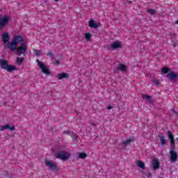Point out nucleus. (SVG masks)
Returning <instances> with one entry per match:
<instances>
[{
  "label": "nucleus",
  "mask_w": 178,
  "mask_h": 178,
  "mask_svg": "<svg viewBox=\"0 0 178 178\" xmlns=\"http://www.w3.org/2000/svg\"><path fill=\"white\" fill-rule=\"evenodd\" d=\"M48 55H49V56H50L51 58H52V52H49V54H48Z\"/></svg>",
  "instance_id": "obj_30"
},
{
  "label": "nucleus",
  "mask_w": 178,
  "mask_h": 178,
  "mask_svg": "<svg viewBox=\"0 0 178 178\" xmlns=\"http://www.w3.org/2000/svg\"><path fill=\"white\" fill-rule=\"evenodd\" d=\"M168 138H170V140H175V136H173V134H172V132H170V131H168Z\"/></svg>",
  "instance_id": "obj_24"
},
{
  "label": "nucleus",
  "mask_w": 178,
  "mask_h": 178,
  "mask_svg": "<svg viewBox=\"0 0 178 178\" xmlns=\"http://www.w3.org/2000/svg\"><path fill=\"white\" fill-rule=\"evenodd\" d=\"M170 161L171 162H176L177 161V153L173 150V149H170Z\"/></svg>",
  "instance_id": "obj_9"
},
{
  "label": "nucleus",
  "mask_w": 178,
  "mask_h": 178,
  "mask_svg": "<svg viewBox=\"0 0 178 178\" xmlns=\"http://www.w3.org/2000/svg\"><path fill=\"white\" fill-rule=\"evenodd\" d=\"M56 63H57L58 65H59V62L56 61Z\"/></svg>",
  "instance_id": "obj_33"
},
{
  "label": "nucleus",
  "mask_w": 178,
  "mask_h": 178,
  "mask_svg": "<svg viewBox=\"0 0 178 178\" xmlns=\"http://www.w3.org/2000/svg\"><path fill=\"white\" fill-rule=\"evenodd\" d=\"M35 54L36 56H41V55H42V54L41 53V50H35Z\"/></svg>",
  "instance_id": "obj_27"
},
{
  "label": "nucleus",
  "mask_w": 178,
  "mask_h": 178,
  "mask_svg": "<svg viewBox=\"0 0 178 178\" xmlns=\"http://www.w3.org/2000/svg\"><path fill=\"white\" fill-rule=\"evenodd\" d=\"M147 13H149L150 15H155V10L154 9H147Z\"/></svg>",
  "instance_id": "obj_26"
},
{
  "label": "nucleus",
  "mask_w": 178,
  "mask_h": 178,
  "mask_svg": "<svg viewBox=\"0 0 178 178\" xmlns=\"http://www.w3.org/2000/svg\"><path fill=\"white\" fill-rule=\"evenodd\" d=\"M88 23L90 27L92 29H98V27H99V23H95L94 19H90Z\"/></svg>",
  "instance_id": "obj_12"
},
{
  "label": "nucleus",
  "mask_w": 178,
  "mask_h": 178,
  "mask_svg": "<svg viewBox=\"0 0 178 178\" xmlns=\"http://www.w3.org/2000/svg\"><path fill=\"white\" fill-rule=\"evenodd\" d=\"M64 134H68L69 136H71L72 137H73V136H75L74 134L69 131H65L63 132Z\"/></svg>",
  "instance_id": "obj_28"
},
{
  "label": "nucleus",
  "mask_w": 178,
  "mask_h": 178,
  "mask_svg": "<svg viewBox=\"0 0 178 178\" xmlns=\"http://www.w3.org/2000/svg\"><path fill=\"white\" fill-rule=\"evenodd\" d=\"M55 1V2H58V1H59V0H54Z\"/></svg>",
  "instance_id": "obj_32"
},
{
  "label": "nucleus",
  "mask_w": 178,
  "mask_h": 178,
  "mask_svg": "<svg viewBox=\"0 0 178 178\" xmlns=\"http://www.w3.org/2000/svg\"><path fill=\"white\" fill-rule=\"evenodd\" d=\"M1 40L3 47L10 51V35H9V33L5 32L1 34Z\"/></svg>",
  "instance_id": "obj_3"
},
{
  "label": "nucleus",
  "mask_w": 178,
  "mask_h": 178,
  "mask_svg": "<svg viewBox=\"0 0 178 178\" xmlns=\"http://www.w3.org/2000/svg\"><path fill=\"white\" fill-rule=\"evenodd\" d=\"M55 156L58 159H61V161H67V159H69V158H70V153L67 152H60L56 154Z\"/></svg>",
  "instance_id": "obj_4"
},
{
  "label": "nucleus",
  "mask_w": 178,
  "mask_h": 178,
  "mask_svg": "<svg viewBox=\"0 0 178 178\" xmlns=\"http://www.w3.org/2000/svg\"><path fill=\"white\" fill-rule=\"evenodd\" d=\"M22 42H24V38H23V36H14L13 40L10 41V51H11V52H13V51H16V49H17V45H19V44H22Z\"/></svg>",
  "instance_id": "obj_1"
},
{
  "label": "nucleus",
  "mask_w": 178,
  "mask_h": 178,
  "mask_svg": "<svg viewBox=\"0 0 178 178\" xmlns=\"http://www.w3.org/2000/svg\"><path fill=\"white\" fill-rule=\"evenodd\" d=\"M10 20V17L8 15L0 17V29L2 30L3 27L7 26Z\"/></svg>",
  "instance_id": "obj_8"
},
{
  "label": "nucleus",
  "mask_w": 178,
  "mask_h": 178,
  "mask_svg": "<svg viewBox=\"0 0 178 178\" xmlns=\"http://www.w3.org/2000/svg\"><path fill=\"white\" fill-rule=\"evenodd\" d=\"M168 79H170V80H175L177 77H178V75L177 74H175V72H172L167 74Z\"/></svg>",
  "instance_id": "obj_15"
},
{
  "label": "nucleus",
  "mask_w": 178,
  "mask_h": 178,
  "mask_svg": "<svg viewBox=\"0 0 178 178\" xmlns=\"http://www.w3.org/2000/svg\"><path fill=\"white\" fill-rule=\"evenodd\" d=\"M18 55H24L27 51V44L26 42L21 43V45L15 49Z\"/></svg>",
  "instance_id": "obj_5"
},
{
  "label": "nucleus",
  "mask_w": 178,
  "mask_h": 178,
  "mask_svg": "<svg viewBox=\"0 0 178 178\" xmlns=\"http://www.w3.org/2000/svg\"><path fill=\"white\" fill-rule=\"evenodd\" d=\"M152 165L153 166V169L155 170L156 169H159V161L156 159H154L152 160Z\"/></svg>",
  "instance_id": "obj_14"
},
{
  "label": "nucleus",
  "mask_w": 178,
  "mask_h": 178,
  "mask_svg": "<svg viewBox=\"0 0 178 178\" xmlns=\"http://www.w3.org/2000/svg\"><path fill=\"white\" fill-rule=\"evenodd\" d=\"M142 98L143 99H146L147 102H152V100H151V96L146 95V94H142Z\"/></svg>",
  "instance_id": "obj_18"
},
{
  "label": "nucleus",
  "mask_w": 178,
  "mask_h": 178,
  "mask_svg": "<svg viewBox=\"0 0 178 178\" xmlns=\"http://www.w3.org/2000/svg\"><path fill=\"white\" fill-rule=\"evenodd\" d=\"M0 67L3 70H7L9 73L17 70L16 66L9 65L8 60L3 59H0Z\"/></svg>",
  "instance_id": "obj_2"
},
{
  "label": "nucleus",
  "mask_w": 178,
  "mask_h": 178,
  "mask_svg": "<svg viewBox=\"0 0 178 178\" xmlns=\"http://www.w3.org/2000/svg\"><path fill=\"white\" fill-rule=\"evenodd\" d=\"M122 42L115 41L111 44V49H119V48H122Z\"/></svg>",
  "instance_id": "obj_11"
},
{
  "label": "nucleus",
  "mask_w": 178,
  "mask_h": 178,
  "mask_svg": "<svg viewBox=\"0 0 178 178\" xmlns=\"http://www.w3.org/2000/svg\"><path fill=\"white\" fill-rule=\"evenodd\" d=\"M24 60V57H22V58L17 57L16 63L19 66H21V65L23 63Z\"/></svg>",
  "instance_id": "obj_19"
},
{
  "label": "nucleus",
  "mask_w": 178,
  "mask_h": 178,
  "mask_svg": "<svg viewBox=\"0 0 178 178\" xmlns=\"http://www.w3.org/2000/svg\"><path fill=\"white\" fill-rule=\"evenodd\" d=\"M133 141H134V138H129L127 140L123 141V145H127V144H130V143H133Z\"/></svg>",
  "instance_id": "obj_21"
},
{
  "label": "nucleus",
  "mask_w": 178,
  "mask_h": 178,
  "mask_svg": "<svg viewBox=\"0 0 178 178\" xmlns=\"http://www.w3.org/2000/svg\"><path fill=\"white\" fill-rule=\"evenodd\" d=\"M177 24H178V20H177Z\"/></svg>",
  "instance_id": "obj_34"
},
{
  "label": "nucleus",
  "mask_w": 178,
  "mask_h": 178,
  "mask_svg": "<svg viewBox=\"0 0 178 178\" xmlns=\"http://www.w3.org/2000/svg\"><path fill=\"white\" fill-rule=\"evenodd\" d=\"M159 138L161 141V145H166V139H165V136H163V135H159Z\"/></svg>",
  "instance_id": "obj_17"
},
{
  "label": "nucleus",
  "mask_w": 178,
  "mask_h": 178,
  "mask_svg": "<svg viewBox=\"0 0 178 178\" xmlns=\"http://www.w3.org/2000/svg\"><path fill=\"white\" fill-rule=\"evenodd\" d=\"M85 38L86 40V41H90V38H91L92 35L91 33H85Z\"/></svg>",
  "instance_id": "obj_23"
},
{
  "label": "nucleus",
  "mask_w": 178,
  "mask_h": 178,
  "mask_svg": "<svg viewBox=\"0 0 178 178\" xmlns=\"http://www.w3.org/2000/svg\"><path fill=\"white\" fill-rule=\"evenodd\" d=\"M4 130H10V131H13V130H15V125L10 127L9 124H7L0 127V131H4Z\"/></svg>",
  "instance_id": "obj_10"
},
{
  "label": "nucleus",
  "mask_w": 178,
  "mask_h": 178,
  "mask_svg": "<svg viewBox=\"0 0 178 178\" xmlns=\"http://www.w3.org/2000/svg\"><path fill=\"white\" fill-rule=\"evenodd\" d=\"M169 72V68L168 67H163L161 70V73H163V74H166V73H168Z\"/></svg>",
  "instance_id": "obj_25"
},
{
  "label": "nucleus",
  "mask_w": 178,
  "mask_h": 178,
  "mask_svg": "<svg viewBox=\"0 0 178 178\" xmlns=\"http://www.w3.org/2000/svg\"><path fill=\"white\" fill-rule=\"evenodd\" d=\"M36 62L42 73L47 75L50 74L51 72H49V67H48V66L44 65L40 60H36Z\"/></svg>",
  "instance_id": "obj_6"
},
{
  "label": "nucleus",
  "mask_w": 178,
  "mask_h": 178,
  "mask_svg": "<svg viewBox=\"0 0 178 178\" xmlns=\"http://www.w3.org/2000/svg\"><path fill=\"white\" fill-rule=\"evenodd\" d=\"M78 155L77 159H84L87 156L86 153H79Z\"/></svg>",
  "instance_id": "obj_22"
},
{
  "label": "nucleus",
  "mask_w": 178,
  "mask_h": 178,
  "mask_svg": "<svg viewBox=\"0 0 178 178\" xmlns=\"http://www.w3.org/2000/svg\"><path fill=\"white\" fill-rule=\"evenodd\" d=\"M108 110L112 109V106H109L108 107Z\"/></svg>",
  "instance_id": "obj_31"
},
{
  "label": "nucleus",
  "mask_w": 178,
  "mask_h": 178,
  "mask_svg": "<svg viewBox=\"0 0 178 178\" xmlns=\"http://www.w3.org/2000/svg\"><path fill=\"white\" fill-rule=\"evenodd\" d=\"M177 116H178V114H177Z\"/></svg>",
  "instance_id": "obj_35"
},
{
  "label": "nucleus",
  "mask_w": 178,
  "mask_h": 178,
  "mask_svg": "<svg viewBox=\"0 0 178 178\" xmlns=\"http://www.w3.org/2000/svg\"><path fill=\"white\" fill-rule=\"evenodd\" d=\"M136 165L139 168H140V169H143V170L145 169V165H144V163H143V161H136Z\"/></svg>",
  "instance_id": "obj_20"
},
{
  "label": "nucleus",
  "mask_w": 178,
  "mask_h": 178,
  "mask_svg": "<svg viewBox=\"0 0 178 178\" xmlns=\"http://www.w3.org/2000/svg\"><path fill=\"white\" fill-rule=\"evenodd\" d=\"M44 163H45V165L47 166L49 169H50V170H52L53 172H58V165H56V164L54 163V162L48 159H45Z\"/></svg>",
  "instance_id": "obj_7"
},
{
  "label": "nucleus",
  "mask_w": 178,
  "mask_h": 178,
  "mask_svg": "<svg viewBox=\"0 0 178 178\" xmlns=\"http://www.w3.org/2000/svg\"><path fill=\"white\" fill-rule=\"evenodd\" d=\"M69 77V74L66 73H60L58 74V80H62L63 79H67Z\"/></svg>",
  "instance_id": "obj_16"
},
{
  "label": "nucleus",
  "mask_w": 178,
  "mask_h": 178,
  "mask_svg": "<svg viewBox=\"0 0 178 178\" xmlns=\"http://www.w3.org/2000/svg\"><path fill=\"white\" fill-rule=\"evenodd\" d=\"M171 149H175V139H171Z\"/></svg>",
  "instance_id": "obj_29"
},
{
  "label": "nucleus",
  "mask_w": 178,
  "mask_h": 178,
  "mask_svg": "<svg viewBox=\"0 0 178 178\" xmlns=\"http://www.w3.org/2000/svg\"><path fill=\"white\" fill-rule=\"evenodd\" d=\"M117 70H120V72H127V65L120 64L117 66Z\"/></svg>",
  "instance_id": "obj_13"
}]
</instances>
